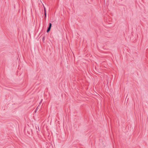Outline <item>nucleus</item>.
Masks as SVG:
<instances>
[{
	"instance_id": "nucleus-1",
	"label": "nucleus",
	"mask_w": 148,
	"mask_h": 148,
	"mask_svg": "<svg viewBox=\"0 0 148 148\" xmlns=\"http://www.w3.org/2000/svg\"><path fill=\"white\" fill-rule=\"evenodd\" d=\"M51 23H49V27L47 29V32H49L50 31V30L51 29Z\"/></svg>"
},
{
	"instance_id": "nucleus-2",
	"label": "nucleus",
	"mask_w": 148,
	"mask_h": 148,
	"mask_svg": "<svg viewBox=\"0 0 148 148\" xmlns=\"http://www.w3.org/2000/svg\"><path fill=\"white\" fill-rule=\"evenodd\" d=\"M44 12H46V8L45 7H44Z\"/></svg>"
},
{
	"instance_id": "nucleus-3",
	"label": "nucleus",
	"mask_w": 148,
	"mask_h": 148,
	"mask_svg": "<svg viewBox=\"0 0 148 148\" xmlns=\"http://www.w3.org/2000/svg\"><path fill=\"white\" fill-rule=\"evenodd\" d=\"M45 37H44L42 38V41H44V40H45Z\"/></svg>"
},
{
	"instance_id": "nucleus-4",
	"label": "nucleus",
	"mask_w": 148,
	"mask_h": 148,
	"mask_svg": "<svg viewBox=\"0 0 148 148\" xmlns=\"http://www.w3.org/2000/svg\"><path fill=\"white\" fill-rule=\"evenodd\" d=\"M45 17H46V12H45Z\"/></svg>"
},
{
	"instance_id": "nucleus-5",
	"label": "nucleus",
	"mask_w": 148,
	"mask_h": 148,
	"mask_svg": "<svg viewBox=\"0 0 148 148\" xmlns=\"http://www.w3.org/2000/svg\"><path fill=\"white\" fill-rule=\"evenodd\" d=\"M42 100L40 102V103L41 102H42Z\"/></svg>"
},
{
	"instance_id": "nucleus-6",
	"label": "nucleus",
	"mask_w": 148,
	"mask_h": 148,
	"mask_svg": "<svg viewBox=\"0 0 148 148\" xmlns=\"http://www.w3.org/2000/svg\"><path fill=\"white\" fill-rule=\"evenodd\" d=\"M38 107H37V108L36 109V110H37V109H38Z\"/></svg>"
},
{
	"instance_id": "nucleus-7",
	"label": "nucleus",
	"mask_w": 148,
	"mask_h": 148,
	"mask_svg": "<svg viewBox=\"0 0 148 148\" xmlns=\"http://www.w3.org/2000/svg\"><path fill=\"white\" fill-rule=\"evenodd\" d=\"M38 107H37V108L36 109V110H37V109H38Z\"/></svg>"
}]
</instances>
